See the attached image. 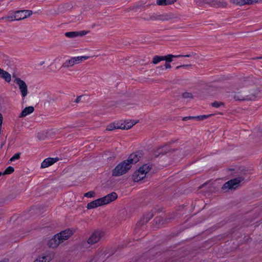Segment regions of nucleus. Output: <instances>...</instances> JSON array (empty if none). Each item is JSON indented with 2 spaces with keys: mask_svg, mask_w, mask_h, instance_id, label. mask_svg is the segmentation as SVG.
I'll list each match as a JSON object with an SVG mask.
<instances>
[{
  "mask_svg": "<svg viewBox=\"0 0 262 262\" xmlns=\"http://www.w3.org/2000/svg\"><path fill=\"white\" fill-rule=\"evenodd\" d=\"M158 211L159 212L161 211L160 209H157L156 208H154L152 209L150 212L144 214L137 223L134 229V233L140 235L141 232L146 229V223L153 217L154 214Z\"/></svg>",
  "mask_w": 262,
  "mask_h": 262,
  "instance_id": "nucleus-3",
  "label": "nucleus"
},
{
  "mask_svg": "<svg viewBox=\"0 0 262 262\" xmlns=\"http://www.w3.org/2000/svg\"><path fill=\"white\" fill-rule=\"evenodd\" d=\"M115 127H116V129H123V123H121L120 122L115 123Z\"/></svg>",
  "mask_w": 262,
  "mask_h": 262,
  "instance_id": "nucleus-37",
  "label": "nucleus"
},
{
  "mask_svg": "<svg viewBox=\"0 0 262 262\" xmlns=\"http://www.w3.org/2000/svg\"><path fill=\"white\" fill-rule=\"evenodd\" d=\"M244 179V178L243 177H238L232 179L226 182L223 185L222 190L224 192H227L229 190H234L238 187L239 184L243 181Z\"/></svg>",
  "mask_w": 262,
  "mask_h": 262,
  "instance_id": "nucleus-5",
  "label": "nucleus"
},
{
  "mask_svg": "<svg viewBox=\"0 0 262 262\" xmlns=\"http://www.w3.org/2000/svg\"><path fill=\"white\" fill-rule=\"evenodd\" d=\"M23 13V11H15L14 15L4 17L2 18V19H5L7 21H12L13 20H19L25 19L28 17H29L30 15H31V12H28L27 11V13H28V14H26V15L24 16H23V15L19 16V15H18L19 13Z\"/></svg>",
  "mask_w": 262,
  "mask_h": 262,
  "instance_id": "nucleus-10",
  "label": "nucleus"
},
{
  "mask_svg": "<svg viewBox=\"0 0 262 262\" xmlns=\"http://www.w3.org/2000/svg\"><path fill=\"white\" fill-rule=\"evenodd\" d=\"M73 233V230L68 228L56 234L52 238L49 237L45 238L42 241V244L47 246H53V245L54 246H59V244L68 239Z\"/></svg>",
  "mask_w": 262,
  "mask_h": 262,
  "instance_id": "nucleus-1",
  "label": "nucleus"
},
{
  "mask_svg": "<svg viewBox=\"0 0 262 262\" xmlns=\"http://www.w3.org/2000/svg\"><path fill=\"white\" fill-rule=\"evenodd\" d=\"M34 111V108L33 106H30L25 107L21 112L19 115V118H23L26 117L27 115L32 113Z\"/></svg>",
  "mask_w": 262,
  "mask_h": 262,
  "instance_id": "nucleus-18",
  "label": "nucleus"
},
{
  "mask_svg": "<svg viewBox=\"0 0 262 262\" xmlns=\"http://www.w3.org/2000/svg\"><path fill=\"white\" fill-rule=\"evenodd\" d=\"M215 114H210L209 115H203L195 116V120L198 121H202L207 118H209L212 116H213Z\"/></svg>",
  "mask_w": 262,
  "mask_h": 262,
  "instance_id": "nucleus-25",
  "label": "nucleus"
},
{
  "mask_svg": "<svg viewBox=\"0 0 262 262\" xmlns=\"http://www.w3.org/2000/svg\"><path fill=\"white\" fill-rule=\"evenodd\" d=\"M115 158H116V156H115V154H113L112 156H110L107 158V160L111 161V160L114 159Z\"/></svg>",
  "mask_w": 262,
  "mask_h": 262,
  "instance_id": "nucleus-47",
  "label": "nucleus"
},
{
  "mask_svg": "<svg viewBox=\"0 0 262 262\" xmlns=\"http://www.w3.org/2000/svg\"><path fill=\"white\" fill-rule=\"evenodd\" d=\"M3 117L1 113H0V130H1L2 125L3 123Z\"/></svg>",
  "mask_w": 262,
  "mask_h": 262,
  "instance_id": "nucleus-44",
  "label": "nucleus"
},
{
  "mask_svg": "<svg viewBox=\"0 0 262 262\" xmlns=\"http://www.w3.org/2000/svg\"><path fill=\"white\" fill-rule=\"evenodd\" d=\"M59 160V158H48L45 159L41 164V168H44L48 167Z\"/></svg>",
  "mask_w": 262,
  "mask_h": 262,
  "instance_id": "nucleus-17",
  "label": "nucleus"
},
{
  "mask_svg": "<svg viewBox=\"0 0 262 262\" xmlns=\"http://www.w3.org/2000/svg\"><path fill=\"white\" fill-rule=\"evenodd\" d=\"M206 184V183L203 184L202 186H200V188H202Z\"/></svg>",
  "mask_w": 262,
  "mask_h": 262,
  "instance_id": "nucleus-56",
  "label": "nucleus"
},
{
  "mask_svg": "<svg viewBox=\"0 0 262 262\" xmlns=\"http://www.w3.org/2000/svg\"><path fill=\"white\" fill-rule=\"evenodd\" d=\"M140 172V181L143 180L144 178H145L146 173L145 172V170L140 169V168H139Z\"/></svg>",
  "mask_w": 262,
  "mask_h": 262,
  "instance_id": "nucleus-36",
  "label": "nucleus"
},
{
  "mask_svg": "<svg viewBox=\"0 0 262 262\" xmlns=\"http://www.w3.org/2000/svg\"><path fill=\"white\" fill-rule=\"evenodd\" d=\"M132 167L126 160L118 164L112 170V176L119 177L125 174Z\"/></svg>",
  "mask_w": 262,
  "mask_h": 262,
  "instance_id": "nucleus-4",
  "label": "nucleus"
},
{
  "mask_svg": "<svg viewBox=\"0 0 262 262\" xmlns=\"http://www.w3.org/2000/svg\"><path fill=\"white\" fill-rule=\"evenodd\" d=\"M1 219V216H0V219Z\"/></svg>",
  "mask_w": 262,
  "mask_h": 262,
  "instance_id": "nucleus-64",
  "label": "nucleus"
},
{
  "mask_svg": "<svg viewBox=\"0 0 262 262\" xmlns=\"http://www.w3.org/2000/svg\"><path fill=\"white\" fill-rule=\"evenodd\" d=\"M143 155L144 152L143 150H137L131 154L126 161L132 166V164L137 163L143 157Z\"/></svg>",
  "mask_w": 262,
  "mask_h": 262,
  "instance_id": "nucleus-7",
  "label": "nucleus"
},
{
  "mask_svg": "<svg viewBox=\"0 0 262 262\" xmlns=\"http://www.w3.org/2000/svg\"><path fill=\"white\" fill-rule=\"evenodd\" d=\"M164 66H159V67H157V69H159L160 70H163L164 69Z\"/></svg>",
  "mask_w": 262,
  "mask_h": 262,
  "instance_id": "nucleus-51",
  "label": "nucleus"
},
{
  "mask_svg": "<svg viewBox=\"0 0 262 262\" xmlns=\"http://www.w3.org/2000/svg\"><path fill=\"white\" fill-rule=\"evenodd\" d=\"M116 128V127H115V122H112L107 126L106 130L108 131H112L115 129Z\"/></svg>",
  "mask_w": 262,
  "mask_h": 262,
  "instance_id": "nucleus-33",
  "label": "nucleus"
},
{
  "mask_svg": "<svg viewBox=\"0 0 262 262\" xmlns=\"http://www.w3.org/2000/svg\"><path fill=\"white\" fill-rule=\"evenodd\" d=\"M73 58H75V59H76V60H74L75 61V63L76 64V63H78L80 62V61H81L80 60V56H78V57H72Z\"/></svg>",
  "mask_w": 262,
  "mask_h": 262,
  "instance_id": "nucleus-42",
  "label": "nucleus"
},
{
  "mask_svg": "<svg viewBox=\"0 0 262 262\" xmlns=\"http://www.w3.org/2000/svg\"><path fill=\"white\" fill-rule=\"evenodd\" d=\"M14 171V168L12 166H10L8 167L4 170V172H3V174H4V175L10 174L12 173Z\"/></svg>",
  "mask_w": 262,
  "mask_h": 262,
  "instance_id": "nucleus-29",
  "label": "nucleus"
},
{
  "mask_svg": "<svg viewBox=\"0 0 262 262\" xmlns=\"http://www.w3.org/2000/svg\"><path fill=\"white\" fill-rule=\"evenodd\" d=\"M2 175H4V174H3L2 172H0V177L2 176Z\"/></svg>",
  "mask_w": 262,
  "mask_h": 262,
  "instance_id": "nucleus-60",
  "label": "nucleus"
},
{
  "mask_svg": "<svg viewBox=\"0 0 262 262\" xmlns=\"http://www.w3.org/2000/svg\"><path fill=\"white\" fill-rule=\"evenodd\" d=\"M82 96H79L77 97V98L75 99V102L76 103H78L81 100V98L82 97Z\"/></svg>",
  "mask_w": 262,
  "mask_h": 262,
  "instance_id": "nucleus-46",
  "label": "nucleus"
},
{
  "mask_svg": "<svg viewBox=\"0 0 262 262\" xmlns=\"http://www.w3.org/2000/svg\"><path fill=\"white\" fill-rule=\"evenodd\" d=\"M248 239H249V237H247V239H246V241H247Z\"/></svg>",
  "mask_w": 262,
  "mask_h": 262,
  "instance_id": "nucleus-62",
  "label": "nucleus"
},
{
  "mask_svg": "<svg viewBox=\"0 0 262 262\" xmlns=\"http://www.w3.org/2000/svg\"><path fill=\"white\" fill-rule=\"evenodd\" d=\"M20 153L18 152L15 154L14 156L12 157V160H13L14 161L15 160H18L20 158Z\"/></svg>",
  "mask_w": 262,
  "mask_h": 262,
  "instance_id": "nucleus-40",
  "label": "nucleus"
},
{
  "mask_svg": "<svg viewBox=\"0 0 262 262\" xmlns=\"http://www.w3.org/2000/svg\"><path fill=\"white\" fill-rule=\"evenodd\" d=\"M19 237V236H18L17 237L15 236L14 238H12V237L7 238L6 239V240L5 243L4 244H8V245L13 244V243H16V242L18 241Z\"/></svg>",
  "mask_w": 262,
  "mask_h": 262,
  "instance_id": "nucleus-27",
  "label": "nucleus"
},
{
  "mask_svg": "<svg viewBox=\"0 0 262 262\" xmlns=\"http://www.w3.org/2000/svg\"><path fill=\"white\" fill-rule=\"evenodd\" d=\"M104 234V232L101 230L95 231L88 238V243L91 245L97 243L103 237Z\"/></svg>",
  "mask_w": 262,
  "mask_h": 262,
  "instance_id": "nucleus-8",
  "label": "nucleus"
},
{
  "mask_svg": "<svg viewBox=\"0 0 262 262\" xmlns=\"http://www.w3.org/2000/svg\"><path fill=\"white\" fill-rule=\"evenodd\" d=\"M169 63V62H165V63L164 65L165 69H167L171 68V66Z\"/></svg>",
  "mask_w": 262,
  "mask_h": 262,
  "instance_id": "nucleus-43",
  "label": "nucleus"
},
{
  "mask_svg": "<svg viewBox=\"0 0 262 262\" xmlns=\"http://www.w3.org/2000/svg\"><path fill=\"white\" fill-rule=\"evenodd\" d=\"M14 160H12V157L10 159L9 161V163L12 161H13Z\"/></svg>",
  "mask_w": 262,
  "mask_h": 262,
  "instance_id": "nucleus-58",
  "label": "nucleus"
},
{
  "mask_svg": "<svg viewBox=\"0 0 262 262\" xmlns=\"http://www.w3.org/2000/svg\"><path fill=\"white\" fill-rule=\"evenodd\" d=\"M260 90L256 88L253 89L249 94H245L244 96L239 94H234L233 97L236 100L239 101H252L260 96Z\"/></svg>",
  "mask_w": 262,
  "mask_h": 262,
  "instance_id": "nucleus-6",
  "label": "nucleus"
},
{
  "mask_svg": "<svg viewBox=\"0 0 262 262\" xmlns=\"http://www.w3.org/2000/svg\"><path fill=\"white\" fill-rule=\"evenodd\" d=\"M184 66H181V65H180V66H177V67H176V69H180V68H181L184 67Z\"/></svg>",
  "mask_w": 262,
  "mask_h": 262,
  "instance_id": "nucleus-52",
  "label": "nucleus"
},
{
  "mask_svg": "<svg viewBox=\"0 0 262 262\" xmlns=\"http://www.w3.org/2000/svg\"><path fill=\"white\" fill-rule=\"evenodd\" d=\"M174 234H169V235H168L166 236L165 238V240L164 241H168L169 239H170L171 238H172V237H173L174 236Z\"/></svg>",
  "mask_w": 262,
  "mask_h": 262,
  "instance_id": "nucleus-41",
  "label": "nucleus"
},
{
  "mask_svg": "<svg viewBox=\"0 0 262 262\" xmlns=\"http://www.w3.org/2000/svg\"><path fill=\"white\" fill-rule=\"evenodd\" d=\"M14 160H12V157L10 159L9 161V163L12 161H13Z\"/></svg>",
  "mask_w": 262,
  "mask_h": 262,
  "instance_id": "nucleus-57",
  "label": "nucleus"
},
{
  "mask_svg": "<svg viewBox=\"0 0 262 262\" xmlns=\"http://www.w3.org/2000/svg\"><path fill=\"white\" fill-rule=\"evenodd\" d=\"M176 17L172 13L163 14V15H156L151 16L148 19L143 18L145 20H169L171 19L174 18Z\"/></svg>",
  "mask_w": 262,
  "mask_h": 262,
  "instance_id": "nucleus-9",
  "label": "nucleus"
},
{
  "mask_svg": "<svg viewBox=\"0 0 262 262\" xmlns=\"http://www.w3.org/2000/svg\"><path fill=\"white\" fill-rule=\"evenodd\" d=\"M177 0H157V4L159 6H166L174 4Z\"/></svg>",
  "mask_w": 262,
  "mask_h": 262,
  "instance_id": "nucleus-21",
  "label": "nucleus"
},
{
  "mask_svg": "<svg viewBox=\"0 0 262 262\" xmlns=\"http://www.w3.org/2000/svg\"><path fill=\"white\" fill-rule=\"evenodd\" d=\"M138 121H135V120H125L124 123H123V129H128L132 127L135 124H136Z\"/></svg>",
  "mask_w": 262,
  "mask_h": 262,
  "instance_id": "nucleus-20",
  "label": "nucleus"
},
{
  "mask_svg": "<svg viewBox=\"0 0 262 262\" xmlns=\"http://www.w3.org/2000/svg\"><path fill=\"white\" fill-rule=\"evenodd\" d=\"M164 59V58L163 57H162V56H160L156 55L153 57L152 62L154 64H157L158 63H159V62H160L161 61H162L163 59Z\"/></svg>",
  "mask_w": 262,
  "mask_h": 262,
  "instance_id": "nucleus-30",
  "label": "nucleus"
},
{
  "mask_svg": "<svg viewBox=\"0 0 262 262\" xmlns=\"http://www.w3.org/2000/svg\"><path fill=\"white\" fill-rule=\"evenodd\" d=\"M211 105L212 107L218 108L222 106H224L225 103L222 102L214 101Z\"/></svg>",
  "mask_w": 262,
  "mask_h": 262,
  "instance_id": "nucleus-31",
  "label": "nucleus"
},
{
  "mask_svg": "<svg viewBox=\"0 0 262 262\" xmlns=\"http://www.w3.org/2000/svg\"><path fill=\"white\" fill-rule=\"evenodd\" d=\"M170 220V218L166 217L164 220H163V222H164V224L169 223Z\"/></svg>",
  "mask_w": 262,
  "mask_h": 262,
  "instance_id": "nucleus-48",
  "label": "nucleus"
},
{
  "mask_svg": "<svg viewBox=\"0 0 262 262\" xmlns=\"http://www.w3.org/2000/svg\"><path fill=\"white\" fill-rule=\"evenodd\" d=\"M200 3L208 4L212 6L216 7H225L227 6V3L220 2L217 0H198Z\"/></svg>",
  "mask_w": 262,
  "mask_h": 262,
  "instance_id": "nucleus-12",
  "label": "nucleus"
},
{
  "mask_svg": "<svg viewBox=\"0 0 262 262\" xmlns=\"http://www.w3.org/2000/svg\"><path fill=\"white\" fill-rule=\"evenodd\" d=\"M152 164H150L149 163L145 164L141 166L140 169L145 170V172L147 174L150 170L152 168Z\"/></svg>",
  "mask_w": 262,
  "mask_h": 262,
  "instance_id": "nucleus-28",
  "label": "nucleus"
},
{
  "mask_svg": "<svg viewBox=\"0 0 262 262\" xmlns=\"http://www.w3.org/2000/svg\"><path fill=\"white\" fill-rule=\"evenodd\" d=\"M182 66H185L184 68H186L188 67H191V64H183Z\"/></svg>",
  "mask_w": 262,
  "mask_h": 262,
  "instance_id": "nucleus-53",
  "label": "nucleus"
},
{
  "mask_svg": "<svg viewBox=\"0 0 262 262\" xmlns=\"http://www.w3.org/2000/svg\"><path fill=\"white\" fill-rule=\"evenodd\" d=\"M0 77L4 79L7 82L11 81V75L6 71L0 68Z\"/></svg>",
  "mask_w": 262,
  "mask_h": 262,
  "instance_id": "nucleus-19",
  "label": "nucleus"
},
{
  "mask_svg": "<svg viewBox=\"0 0 262 262\" xmlns=\"http://www.w3.org/2000/svg\"><path fill=\"white\" fill-rule=\"evenodd\" d=\"M0 262H8V260L6 259H4L3 260H2L1 261H0Z\"/></svg>",
  "mask_w": 262,
  "mask_h": 262,
  "instance_id": "nucleus-54",
  "label": "nucleus"
},
{
  "mask_svg": "<svg viewBox=\"0 0 262 262\" xmlns=\"http://www.w3.org/2000/svg\"><path fill=\"white\" fill-rule=\"evenodd\" d=\"M75 58H71L68 60H67L62 66V67L69 68V67L73 66L75 64Z\"/></svg>",
  "mask_w": 262,
  "mask_h": 262,
  "instance_id": "nucleus-24",
  "label": "nucleus"
},
{
  "mask_svg": "<svg viewBox=\"0 0 262 262\" xmlns=\"http://www.w3.org/2000/svg\"><path fill=\"white\" fill-rule=\"evenodd\" d=\"M84 196L87 198H93L95 196V192L93 191H90L84 194Z\"/></svg>",
  "mask_w": 262,
  "mask_h": 262,
  "instance_id": "nucleus-35",
  "label": "nucleus"
},
{
  "mask_svg": "<svg viewBox=\"0 0 262 262\" xmlns=\"http://www.w3.org/2000/svg\"><path fill=\"white\" fill-rule=\"evenodd\" d=\"M260 166H261V167H262V160H261V161L260 163Z\"/></svg>",
  "mask_w": 262,
  "mask_h": 262,
  "instance_id": "nucleus-61",
  "label": "nucleus"
},
{
  "mask_svg": "<svg viewBox=\"0 0 262 262\" xmlns=\"http://www.w3.org/2000/svg\"><path fill=\"white\" fill-rule=\"evenodd\" d=\"M44 63H45V61H42V62L40 63V66H41V65H42Z\"/></svg>",
  "mask_w": 262,
  "mask_h": 262,
  "instance_id": "nucleus-59",
  "label": "nucleus"
},
{
  "mask_svg": "<svg viewBox=\"0 0 262 262\" xmlns=\"http://www.w3.org/2000/svg\"><path fill=\"white\" fill-rule=\"evenodd\" d=\"M182 55V56H181V57H189L191 56L190 54H187V55Z\"/></svg>",
  "mask_w": 262,
  "mask_h": 262,
  "instance_id": "nucleus-50",
  "label": "nucleus"
},
{
  "mask_svg": "<svg viewBox=\"0 0 262 262\" xmlns=\"http://www.w3.org/2000/svg\"><path fill=\"white\" fill-rule=\"evenodd\" d=\"M54 257L52 252H48L43 253L41 256L39 257L34 262H50Z\"/></svg>",
  "mask_w": 262,
  "mask_h": 262,
  "instance_id": "nucleus-14",
  "label": "nucleus"
},
{
  "mask_svg": "<svg viewBox=\"0 0 262 262\" xmlns=\"http://www.w3.org/2000/svg\"><path fill=\"white\" fill-rule=\"evenodd\" d=\"M117 198V194L115 192H113L102 198L96 199L90 203H89L87 204L86 208L88 209H94L99 206L107 204L115 201Z\"/></svg>",
  "mask_w": 262,
  "mask_h": 262,
  "instance_id": "nucleus-2",
  "label": "nucleus"
},
{
  "mask_svg": "<svg viewBox=\"0 0 262 262\" xmlns=\"http://www.w3.org/2000/svg\"><path fill=\"white\" fill-rule=\"evenodd\" d=\"M182 97L184 99L186 98H193V96L192 93L189 92H184L182 94Z\"/></svg>",
  "mask_w": 262,
  "mask_h": 262,
  "instance_id": "nucleus-32",
  "label": "nucleus"
},
{
  "mask_svg": "<svg viewBox=\"0 0 262 262\" xmlns=\"http://www.w3.org/2000/svg\"><path fill=\"white\" fill-rule=\"evenodd\" d=\"M154 223L156 225L158 226V228H159L160 225H164V222H163V219L161 216H157L154 219Z\"/></svg>",
  "mask_w": 262,
  "mask_h": 262,
  "instance_id": "nucleus-26",
  "label": "nucleus"
},
{
  "mask_svg": "<svg viewBox=\"0 0 262 262\" xmlns=\"http://www.w3.org/2000/svg\"><path fill=\"white\" fill-rule=\"evenodd\" d=\"M175 151L174 149H171L169 146L164 145L162 147H159L157 151L155 152V155L156 157H158L159 155H164L169 152H173Z\"/></svg>",
  "mask_w": 262,
  "mask_h": 262,
  "instance_id": "nucleus-15",
  "label": "nucleus"
},
{
  "mask_svg": "<svg viewBox=\"0 0 262 262\" xmlns=\"http://www.w3.org/2000/svg\"><path fill=\"white\" fill-rule=\"evenodd\" d=\"M89 31H72L66 32L64 35L69 38H75L77 36H83L87 34Z\"/></svg>",
  "mask_w": 262,
  "mask_h": 262,
  "instance_id": "nucleus-16",
  "label": "nucleus"
},
{
  "mask_svg": "<svg viewBox=\"0 0 262 262\" xmlns=\"http://www.w3.org/2000/svg\"><path fill=\"white\" fill-rule=\"evenodd\" d=\"M140 172L139 169H137L132 174V180L134 182H138L140 181Z\"/></svg>",
  "mask_w": 262,
  "mask_h": 262,
  "instance_id": "nucleus-23",
  "label": "nucleus"
},
{
  "mask_svg": "<svg viewBox=\"0 0 262 262\" xmlns=\"http://www.w3.org/2000/svg\"><path fill=\"white\" fill-rule=\"evenodd\" d=\"M219 114H221V115H222V113H219Z\"/></svg>",
  "mask_w": 262,
  "mask_h": 262,
  "instance_id": "nucleus-63",
  "label": "nucleus"
},
{
  "mask_svg": "<svg viewBox=\"0 0 262 262\" xmlns=\"http://www.w3.org/2000/svg\"><path fill=\"white\" fill-rule=\"evenodd\" d=\"M181 56V55H173L171 54H168L166 56H162V57L165 58L163 59V60H165L166 62H170L172 61V58H178Z\"/></svg>",
  "mask_w": 262,
  "mask_h": 262,
  "instance_id": "nucleus-22",
  "label": "nucleus"
},
{
  "mask_svg": "<svg viewBox=\"0 0 262 262\" xmlns=\"http://www.w3.org/2000/svg\"><path fill=\"white\" fill-rule=\"evenodd\" d=\"M231 2L237 6L251 5L254 3H262V0H231Z\"/></svg>",
  "mask_w": 262,
  "mask_h": 262,
  "instance_id": "nucleus-13",
  "label": "nucleus"
},
{
  "mask_svg": "<svg viewBox=\"0 0 262 262\" xmlns=\"http://www.w3.org/2000/svg\"><path fill=\"white\" fill-rule=\"evenodd\" d=\"M253 59H262V56L257 57L254 58Z\"/></svg>",
  "mask_w": 262,
  "mask_h": 262,
  "instance_id": "nucleus-55",
  "label": "nucleus"
},
{
  "mask_svg": "<svg viewBox=\"0 0 262 262\" xmlns=\"http://www.w3.org/2000/svg\"><path fill=\"white\" fill-rule=\"evenodd\" d=\"M213 241H214V239H210V240H209V241H208V243H207V244H212V243Z\"/></svg>",
  "mask_w": 262,
  "mask_h": 262,
  "instance_id": "nucleus-49",
  "label": "nucleus"
},
{
  "mask_svg": "<svg viewBox=\"0 0 262 262\" xmlns=\"http://www.w3.org/2000/svg\"><path fill=\"white\" fill-rule=\"evenodd\" d=\"M63 9L65 10H71L73 8V5L70 3H65L62 6Z\"/></svg>",
  "mask_w": 262,
  "mask_h": 262,
  "instance_id": "nucleus-34",
  "label": "nucleus"
},
{
  "mask_svg": "<svg viewBox=\"0 0 262 262\" xmlns=\"http://www.w3.org/2000/svg\"><path fill=\"white\" fill-rule=\"evenodd\" d=\"M190 119L195 120V116H187L182 118V120L184 121Z\"/></svg>",
  "mask_w": 262,
  "mask_h": 262,
  "instance_id": "nucleus-39",
  "label": "nucleus"
},
{
  "mask_svg": "<svg viewBox=\"0 0 262 262\" xmlns=\"http://www.w3.org/2000/svg\"><path fill=\"white\" fill-rule=\"evenodd\" d=\"M80 58L81 61H82L83 60H86V59H89L90 58V56H80Z\"/></svg>",
  "mask_w": 262,
  "mask_h": 262,
  "instance_id": "nucleus-45",
  "label": "nucleus"
},
{
  "mask_svg": "<svg viewBox=\"0 0 262 262\" xmlns=\"http://www.w3.org/2000/svg\"><path fill=\"white\" fill-rule=\"evenodd\" d=\"M27 11H28V12H31V15L32 14V11L28 10H18V11H23L22 13H19L18 15H19V16L23 15V16H24L26 15V14H28V13H27Z\"/></svg>",
  "mask_w": 262,
  "mask_h": 262,
  "instance_id": "nucleus-38",
  "label": "nucleus"
},
{
  "mask_svg": "<svg viewBox=\"0 0 262 262\" xmlns=\"http://www.w3.org/2000/svg\"><path fill=\"white\" fill-rule=\"evenodd\" d=\"M15 81L19 86L22 97H25L28 94V87L26 82L19 78H16Z\"/></svg>",
  "mask_w": 262,
  "mask_h": 262,
  "instance_id": "nucleus-11",
  "label": "nucleus"
}]
</instances>
